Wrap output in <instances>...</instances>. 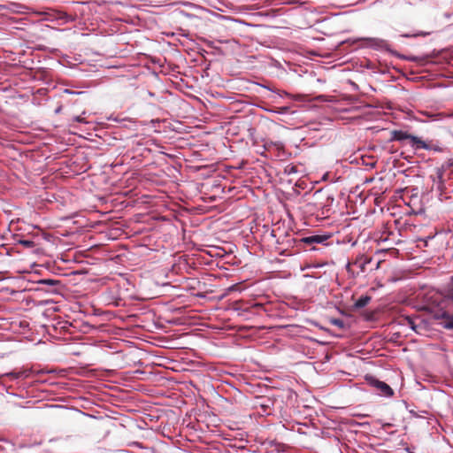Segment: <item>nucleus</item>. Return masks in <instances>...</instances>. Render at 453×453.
Returning a JSON list of instances; mask_svg holds the SVG:
<instances>
[{
    "instance_id": "f257e3e1",
    "label": "nucleus",
    "mask_w": 453,
    "mask_h": 453,
    "mask_svg": "<svg viewBox=\"0 0 453 453\" xmlns=\"http://www.w3.org/2000/svg\"><path fill=\"white\" fill-rule=\"evenodd\" d=\"M117 319L123 321L120 315L115 313V366L124 369L135 365L138 362V350L128 341L120 339L122 327L117 324Z\"/></svg>"
},
{
    "instance_id": "f03ea898",
    "label": "nucleus",
    "mask_w": 453,
    "mask_h": 453,
    "mask_svg": "<svg viewBox=\"0 0 453 453\" xmlns=\"http://www.w3.org/2000/svg\"><path fill=\"white\" fill-rule=\"evenodd\" d=\"M137 430L138 426L134 418L115 410V437L121 444H134Z\"/></svg>"
},
{
    "instance_id": "7ed1b4c3",
    "label": "nucleus",
    "mask_w": 453,
    "mask_h": 453,
    "mask_svg": "<svg viewBox=\"0 0 453 453\" xmlns=\"http://www.w3.org/2000/svg\"><path fill=\"white\" fill-rule=\"evenodd\" d=\"M115 285L118 288V294L119 297H115V306L121 305V301L127 297L132 296L133 283L123 273H119L115 276Z\"/></svg>"
},
{
    "instance_id": "20e7f679",
    "label": "nucleus",
    "mask_w": 453,
    "mask_h": 453,
    "mask_svg": "<svg viewBox=\"0 0 453 453\" xmlns=\"http://www.w3.org/2000/svg\"><path fill=\"white\" fill-rule=\"evenodd\" d=\"M403 140H410L411 145L413 147H415V149L426 148V142H424L418 136L412 135V134H411L405 131H402V130L391 131L390 141H403Z\"/></svg>"
},
{
    "instance_id": "39448f33",
    "label": "nucleus",
    "mask_w": 453,
    "mask_h": 453,
    "mask_svg": "<svg viewBox=\"0 0 453 453\" xmlns=\"http://www.w3.org/2000/svg\"><path fill=\"white\" fill-rule=\"evenodd\" d=\"M47 16L46 19L48 20H62V24H65L68 22H72L75 19V18L65 12L58 11V10H50L47 12H44Z\"/></svg>"
},
{
    "instance_id": "423d86ee",
    "label": "nucleus",
    "mask_w": 453,
    "mask_h": 453,
    "mask_svg": "<svg viewBox=\"0 0 453 453\" xmlns=\"http://www.w3.org/2000/svg\"><path fill=\"white\" fill-rule=\"evenodd\" d=\"M370 383L380 391V395L384 396H392L394 395L393 389L383 381H380L377 379H372Z\"/></svg>"
},
{
    "instance_id": "0eeeda50",
    "label": "nucleus",
    "mask_w": 453,
    "mask_h": 453,
    "mask_svg": "<svg viewBox=\"0 0 453 453\" xmlns=\"http://www.w3.org/2000/svg\"><path fill=\"white\" fill-rule=\"evenodd\" d=\"M331 235L329 234H314L301 239V242L307 245H312L315 243H325Z\"/></svg>"
},
{
    "instance_id": "6e6552de",
    "label": "nucleus",
    "mask_w": 453,
    "mask_h": 453,
    "mask_svg": "<svg viewBox=\"0 0 453 453\" xmlns=\"http://www.w3.org/2000/svg\"><path fill=\"white\" fill-rule=\"evenodd\" d=\"M366 45L378 50H388V42L380 38H366L365 39Z\"/></svg>"
},
{
    "instance_id": "1a4fd4ad",
    "label": "nucleus",
    "mask_w": 453,
    "mask_h": 453,
    "mask_svg": "<svg viewBox=\"0 0 453 453\" xmlns=\"http://www.w3.org/2000/svg\"><path fill=\"white\" fill-rule=\"evenodd\" d=\"M372 262V258L365 257L364 255H360L356 257L353 261V264L359 269L357 272L359 273H365L366 271V265Z\"/></svg>"
},
{
    "instance_id": "9d476101",
    "label": "nucleus",
    "mask_w": 453,
    "mask_h": 453,
    "mask_svg": "<svg viewBox=\"0 0 453 453\" xmlns=\"http://www.w3.org/2000/svg\"><path fill=\"white\" fill-rule=\"evenodd\" d=\"M137 371H134V372H131V371H127V372H115V380H114V383H119V380H123L125 381H128L132 379H134V374L136 373Z\"/></svg>"
},
{
    "instance_id": "9b49d317",
    "label": "nucleus",
    "mask_w": 453,
    "mask_h": 453,
    "mask_svg": "<svg viewBox=\"0 0 453 453\" xmlns=\"http://www.w3.org/2000/svg\"><path fill=\"white\" fill-rule=\"evenodd\" d=\"M371 301L370 296H362L355 302V307L357 309H361L365 307Z\"/></svg>"
},
{
    "instance_id": "f8f14e48",
    "label": "nucleus",
    "mask_w": 453,
    "mask_h": 453,
    "mask_svg": "<svg viewBox=\"0 0 453 453\" xmlns=\"http://www.w3.org/2000/svg\"><path fill=\"white\" fill-rule=\"evenodd\" d=\"M446 170H450L453 172V157L449 158L445 164L442 165L441 168L438 169V177L441 179L442 172Z\"/></svg>"
},
{
    "instance_id": "ddd939ff",
    "label": "nucleus",
    "mask_w": 453,
    "mask_h": 453,
    "mask_svg": "<svg viewBox=\"0 0 453 453\" xmlns=\"http://www.w3.org/2000/svg\"><path fill=\"white\" fill-rule=\"evenodd\" d=\"M442 318L445 319L443 327L446 329H453V316L444 314Z\"/></svg>"
},
{
    "instance_id": "4468645a",
    "label": "nucleus",
    "mask_w": 453,
    "mask_h": 453,
    "mask_svg": "<svg viewBox=\"0 0 453 453\" xmlns=\"http://www.w3.org/2000/svg\"><path fill=\"white\" fill-rule=\"evenodd\" d=\"M355 265L353 264V262H349L347 265H346V270L349 273V275L351 277V278H356L359 275V272H357L353 269V266Z\"/></svg>"
},
{
    "instance_id": "2eb2a0df",
    "label": "nucleus",
    "mask_w": 453,
    "mask_h": 453,
    "mask_svg": "<svg viewBox=\"0 0 453 453\" xmlns=\"http://www.w3.org/2000/svg\"><path fill=\"white\" fill-rule=\"evenodd\" d=\"M265 147L267 149L275 148L277 150H282L284 149V144L281 142H266Z\"/></svg>"
},
{
    "instance_id": "dca6fc26",
    "label": "nucleus",
    "mask_w": 453,
    "mask_h": 453,
    "mask_svg": "<svg viewBox=\"0 0 453 453\" xmlns=\"http://www.w3.org/2000/svg\"><path fill=\"white\" fill-rule=\"evenodd\" d=\"M426 148H423L424 150H434V151H438V152L442 151V149L439 145H436V144H431V143L426 142Z\"/></svg>"
},
{
    "instance_id": "f3484780",
    "label": "nucleus",
    "mask_w": 453,
    "mask_h": 453,
    "mask_svg": "<svg viewBox=\"0 0 453 453\" xmlns=\"http://www.w3.org/2000/svg\"><path fill=\"white\" fill-rule=\"evenodd\" d=\"M119 223L118 221H115V239H117L118 237L124 234V231L121 229L120 226H119Z\"/></svg>"
},
{
    "instance_id": "a211bd4d",
    "label": "nucleus",
    "mask_w": 453,
    "mask_h": 453,
    "mask_svg": "<svg viewBox=\"0 0 453 453\" xmlns=\"http://www.w3.org/2000/svg\"><path fill=\"white\" fill-rule=\"evenodd\" d=\"M333 325L340 327V328H342L344 324H343V321L339 319H335L332 321Z\"/></svg>"
},
{
    "instance_id": "6ab92c4d",
    "label": "nucleus",
    "mask_w": 453,
    "mask_h": 453,
    "mask_svg": "<svg viewBox=\"0 0 453 453\" xmlns=\"http://www.w3.org/2000/svg\"><path fill=\"white\" fill-rule=\"evenodd\" d=\"M120 244H118L117 246L115 245V253H117L119 251V248H120ZM124 254L123 253H119V254H115V260L117 258H119L123 256Z\"/></svg>"
},
{
    "instance_id": "aec40b11",
    "label": "nucleus",
    "mask_w": 453,
    "mask_h": 453,
    "mask_svg": "<svg viewBox=\"0 0 453 453\" xmlns=\"http://www.w3.org/2000/svg\"><path fill=\"white\" fill-rule=\"evenodd\" d=\"M114 390H115V400H116L117 398H119V395H117V393H123L124 391L122 389L119 388L117 386H115Z\"/></svg>"
},
{
    "instance_id": "412c9836",
    "label": "nucleus",
    "mask_w": 453,
    "mask_h": 453,
    "mask_svg": "<svg viewBox=\"0 0 453 453\" xmlns=\"http://www.w3.org/2000/svg\"><path fill=\"white\" fill-rule=\"evenodd\" d=\"M124 194L122 193H119V192H115V198H114V201H118L120 197L123 196Z\"/></svg>"
},
{
    "instance_id": "4be33fe9",
    "label": "nucleus",
    "mask_w": 453,
    "mask_h": 453,
    "mask_svg": "<svg viewBox=\"0 0 453 453\" xmlns=\"http://www.w3.org/2000/svg\"><path fill=\"white\" fill-rule=\"evenodd\" d=\"M407 320H408V324L411 326V328L414 329V325H413L414 323H413L412 319L408 318Z\"/></svg>"
},
{
    "instance_id": "5701e85b",
    "label": "nucleus",
    "mask_w": 453,
    "mask_h": 453,
    "mask_svg": "<svg viewBox=\"0 0 453 453\" xmlns=\"http://www.w3.org/2000/svg\"><path fill=\"white\" fill-rule=\"evenodd\" d=\"M20 374H21L20 372L19 373H13V372L10 373V375L14 378H19L20 376Z\"/></svg>"
},
{
    "instance_id": "b1692460",
    "label": "nucleus",
    "mask_w": 453,
    "mask_h": 453,
    "mask_svg": "<svg viewBox=\"0 0 453 453\" xmlns=\"http://www.w3.org/2000/svg\"><path fill=\"white\" fill-rule=\"evenodd\" d=\"M76 119H77V121H81L82 120L81 117H78Z\"/></svg>"
},
{
    "instance_id": "393cba45",
    "label": "nucleus",
    "mask_w": 453,
    "mask_h": 453,
    "mask_svg": "<svg viewBox=\"0 0 453 453\" xmlns=\"http://www.w3.org/2000/svg\"><path fill=\"white\" fill-rule=\"evenodd\" d=\"M132 318H134L133 315L132 316H127V319H132Z\"/></svg>"
},
{
    "instance_id": "a878e982",
    "label": "nucleus",
    "mask_w": 453,
    "mask_h": 453,
    "mask_svg": "<svg viewBox=\"0 0 453 453\" xmlns=\"http://www.w3.org/2000/svg\"><path fill=\"white\" fill-rule=\"evenodd\" d=\"M117 453H123V451L122 450H118Z\"/></svg>"
}]
</instances>
